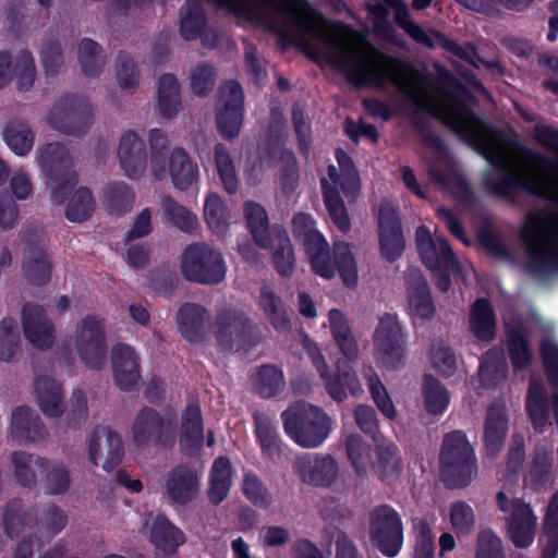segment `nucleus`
I'll return each instance as SVG.
<instances>
[{
	"mask_svg": "<svg viewBox=\"0 0 558 558\" xmlns=\"http://www.w3.org/2000/svg\"><path fill=\"white\" fill-rule=\"evenodd\" d=\"M415 110L411 116V126L420 136L424 146L438 155H446L448 146L444 138L436 134L429 125V120L421 113H428L440 119L460 138L469 143H476L480 153L494 168L497 177L486 173L482 178V185L486 193L506 201H513L517 192H524L537 198L558 204L557 189L546 170H558V161L550 156L526 147L517 141L507 143L519 151L522 157L537 166L542 171L514 170L512 162L502 151L500 145L481 134L477 123L478 118L469 109H463V114H450L442 105L425 102L416 97L411 98Z\"/></svg>",
	"mask_w": 558,
	"mask_h": 558,
	"instance_id": "1",
	"label": "nucleus"
},
{
	"mask_svg": "<svg viewBox=\"0 0 558 558\" xmlns=\"http://www.w3.org/2000/svg\"><path fill=\"white\" fill-rule=\"evenodd\" d=\"M248 2L255 4L257 24L274 34L283 50L294 47L310 60H318L310 39L319 38V31L308 16L307 0H246V23L253 21Z\"/></svg>",
	"mask_w": 558,
	"mask_h": 558,
	"instance_id": "2",
	"label": "nucleus"
},
{
	"mask_svg": "<svg viewBox=\"0 0 558 558\" xmlns=\"http://www.w3.org/2000/svg\"><path fill=\"white\" fill-rule=\"evenodd\" d=\"M329 62L344 72L347 80L357 88L383 86L387 82L397 85L401 72L412 70L408 62L380 51L369 43H366L364 56L332 54Z\"/></svg>",
	"mask_w": 558,
	"mask_h": 558,
	"instance_id": "3",
	"label": "nucleus"
},
{
	"mask_svg": "<svg viewBox=\"0 0 558 558\" xmlns=\"http://www.w3.org/2000/svg\"><path fill=\"white\" fill-rule=\"evenodd\" d=\"M521 239L529 254L531 274L558 272V210L529 215Z\"/></svg>",
	"mask_w": 558,
	"mask_h": 558,
	"instance_id": "4",
	"label": "nucleus"
},
{
	"mask_svg": "<svg viewBox=\"0 0 558 558\" xmlns=\"http://www.w3.org/2000/svg\"><path fill=\"white\" fill-rule=\"evenodd\" d=\"M439 464L442 480L449 488H464L477 473V460L464 432L445 434Z\"/></svg>",
	"mask_w": 558,
	"mask_h": 558,
	"instance_id": "5",
	"label": "nucleus"
},
{
	"mask_svg": "<svg viewBox=\"0 0 558 558\" xmlns=\"http://www.w3.org/2000/svg\"><path fill=\"white\" fill-rule=\"evenodd\" d=\"M36 160L50 185L51 201L61 205L77 184L71 150L63 143L51 142L37 148Z\"/></svg>",
	"mask_w": 558,
	"mask_h": 558,
	"instance_id": "6",
	"label": "nucleus"
},
{
	"mask_svg": "<svg viewBox=\"0 0 558 558\" xmlns=\"http://www.w3.org/2000/svg\"><path fill=\"white\" fill-rule=\"evenodd\" d=\"M286 434L303 448L319 447L331 432V420L322 408L296 402L281 414Z\"/></svg>",
	"mask_w": 558,
	"mask_h": 558,
	"instance_id": "7",
	"label": "nucleus"
},
{
	"mask_svg": "<svg viewBox=\"0 0 558 558\" xmlns=\"http://www.w3.org/2000/svg\"><path fill=\"white\" fill-rule=\"evenodd\" d=\"M312 244L313 246L306 248L305 253L315 275L329 280L338 271L345 287H356V260L347 242L335 243L332 255L327 240H318V243Z\"/></svg>",
	"mask_w": 558,
	"mask_h": 558,
	"instance_id": "8",
	"label": "nucleus"
},
{
	"mask_svg": "<svg viewBox=\"0 0 558 558\" xmlns=\"http://www.w3.org/2000/svg\"><path fill=\"white\" fill-rule=\"evenodd\" d=\"M182 277L193 283L216 286L226 277L221 252L205 242L187 245L179 257Z\"/></svg>",
	"mask_w": 558,
	"mask_h": 558,
	"instance_id": "9",
	"label": "nucleus"
},
{
	"mask_svg": "<svg viewBox=\"0 0 558 558\" xmlns=\"http://www.w3.org/2000/svg\"><path fill=\"white\" fill-rule=\"evenodd\" d=\"M95 110L92 102L78 94L58 98L47 117L49 126L68 136L83 137L92 128Z\"/></svg>",
	"mask_w": 558,
	"mask_h": 558,
	"instance_id": "10",
	"label": "nucleus"
},
{
	"mask_svg": "<svg viewBox=\"0 0 558 558\" xmlns=\"http://www.w3.org/2000/svg\"><path fill=\"white\" fill-rule=\"evenodd\" d=\"M369 538L381 555L397 557L404 541V526L401 514L390 505L380 504L368 513Z\"/></svg>",
	"mask_w": 558,
	"mask_h": 558,
	"instance_id": "11",
	"label": "nucleus"
},
{
	"mask_svg": "<svg viewBox=\"0 0 558 558\" xmlns=\"http://www.w3.org/2000/svg\"><path fill=\"white\" fill-rule=\"evenodd\" d=\"M418 255L426 268L439 272L436 287L447 292L451 287L450 269L459 266L456 255L444 236L432 238L426 226H420L415 232Z\"/></svg>",
	"mask_w": 558,
	"mask_h": 558,
	"instance_id": "12",
	"label": "nucleus"
},
{
	"mask_svg": "<svg viewBox=\"0 0 558 558\" xmlns=\"http://www.w3.org/2000/svg\"><path fill=\"white\" fill-rule=\"evenodd\" d=\"M131 437L141 448H166L174 442L173 423L156 409L144 405L132 420Z\"/></svg>",
	"mask_w": 558,
	"mask_h": 558,
	"instance_id": "13",
	"label": "nucleus"
},
{
	"mask_svg": "<svg viewBox=\"0 0 558 558\" xmlns=\"http://www.w3.org/2000/svg\"><path fill=\"white\" fill-rule=\"evenodd\" d=\"M306 353L320 377L324 379L328 395L335 401L342 402L347 399V390L350 391L352 396L362 392L361 383L349 363L338 361L337 373L335 376H330L326 360L316 343L307 344Z\"/></svg>",
	"mask_w": 558,
	"mask_h": 558,
	"instance_id": "14",
	"label": "nucleus"
},
{
	"mask_svg": "<svg viewBox=\"0 0 558 558\" xmlns=\"http://www.w3.org/2000/svg\"><path fill=\"white\" fill-rule=\"evenodd\" d=\"M374 345L387 367L398 368L404 364L407 335L397 315L386 313L379 317Z\"/></svg>",
	"mask_w": 558,
	"mask_h": 558,
	"instance_id": "15",
	"label": "nucleus"
},
{
	"mask_svg": "<svg viewBox=\"0 0 558 558\" xmlns=\"http://www.w3.org/2000/svg\"><path fill=\"white\" fill-rule=\"evenodd\" d=\"M243 90L238 81L231 80L219 88L217 101V125L225 138L231 140L240 134L242 125Z\"/></svg>",
	"mask_w": 558,
	"mask_h": 558,
	"instance_id": "16",
	"label": "nucleus"
},
{
	"mask_svg": "<svg viewBox=\"0 0 558 558\" xmlns=\"http://www.w3.org/2000/svg\"><path fill=\"white\" fill-rule=\"evenodd\" d=\"M395 22L415 43L424 45L430 49L440 47L454 57L468 63H473L472 58L465 48L439 31H432V35H429L421 25L411 19L409 10L405 7H401L396 10Z\"/></svg>",
	"mask_w": 558,
	"mask_h": 558,
	"instance_id": "17",
	"label": "nucleus"
},
{
	"mask_svg": "<svg viewBox=\"0 0 558 558\" xmlns=\"http://www.w3.org/2000/svg\"><path fill=\"white\" fill-rule=\"evenodd\" d=\"M76 351L89 368H102L107 357V342L102 326L93 317H86L76 330Z\"/></svg>",
	"mask_w": 558,
	"mask_h": 558,
	"instance_id": "18",
	"label": "nucleus"
},
{
	"mask_svg": "<svg viewBox=\"0 0 558 558\" xmlns=\"http://www.w3.org/2000/svg\"><path fill=\"white\" fill-rule=\"evenodd\" d=\"M88 456L94 465L100 463L104 470H113L124 456L120 434L109 426L97 425L88 437Z\"/></svg>",
	"mask_w": 558,
	"mask_h": 558,
	"instance_id": "19",
	"label": "nucleus"
},
{
	"mask_svg": "<svg viewBox=\"0 0 558 558\" xmlns=\"http://www.w3.org/2000/svg\"><path fill=\"white\" fill-rule=\"evenodd\" d=\"M378 242L383 258L389 263L399 259L405 248L399 214L390 204H381L378 210Z\"/></svg>",
	"mask_w": 558,
	"mask_h": 558,
	"instance_id": "20",
	"label": "nucleus"
},
{
	"mask_svg": "<svg viewBox=\"0 0 558 558\" xmlns=\"http://www.w3.org/2000/svg\"><path fill=\"white\" fill-rule=\"evenodd\" d=\"M8 466L17 485L33 490L40 483L39 476L44 474V468L48 466V459L24 450H15L8 457Z\"/></svg>",
	"mask_w": 558,
	"mask_h": 558,
	"instance_id": "21",
	"label": "nucleus"
},
{
	"mask_svg": "<svg viewBox=\"0 0 558 558\" xmlns=\"http://www.w3.org/2000/svg\"><path fill=\"white\" fill-rule=\"evenodd\" d=\"M113 378L121 390H133L141 379L140 356L129 344L117 343L111 349Z\"/></svg>",
	"mask_w": 558,
	"mask_h": 558,
	"instance_id": "22",
	"label": "nucleus"
},
{
	"mask_svg": "<svg viewBox=\"0 0 558 558\" xmlns=\"http://www.w3.org/2000/svg\"><path fill=\"white\" fill-rule=\"evenodd\" d=\"M117 156L124 174L131 179L141 177L147 167L145 141L134 131H125L119 141Z\"/></svg>",
	"mask_w": 558,
	"mask_h": 558,
	"instance_id": "23",
	"label": "nucleus"
},
{
	"mask_svg": "<svg viewBox=\"0 0 558 558\" xmlns=\"http://www.w3.org/2000/svg\"><path fill=\"white\" fill-rule=\"evenodd\" d=\"M295 470L304 483L328 487L338 475V463L330 454H306L298 459Z\"/></svg>",
	"mask_w": 558,
	"mask_h": 558,
	"instance_id": "24",
	"label": "nucleus"
},
{
	"mask_svg": "<svg viewBox=\"0 0 558 558\" xmlns=\"http://www.w3.org/2000/svg\"><path fill=\"white\" fill-rule=\"evenodd\" d=\"M10 434L19 445L36 444L48 437V429L33 409L20 405L11 414Z\"/></svg>",
	"mask_w": 558,
	"mask_h": 558,
	"instance_id": "25",
	"label": "nucleus"
},
{
	"mask_svg": "<svg viewBox=\"0 0 558 558\" xmlns=\"http://www.w3.org/2000/svg\"><path fill=\"white\" fill-rule=\"evenodd\" d=\"M507 353L514 372L527 369L533 363L531 332L521 322L505 325Z\"/></svg>",
	"mask_w": 558,
	"mask_h": 558,
	"instance_id": "26",
	"label": "nucleus"
},
{
	"mask_svg": "<svg viewBox=\"0 0 558 558\" xmlns=\"http://www.w3.org/2000/svg\"><path fill=\"white\" fill-rule=\"evenodd\" d=\"M199 481L195 470L187 465H178L169 473L165 484V496L175 505H186L196 498Z\"/></svg>",
	"mask_w": 558,
	"mask_h": 558,
	"instance_id": "27",
	"label": "nucleus"
},
{
	"mask_svg": "<svg viewBox=\"0 0 558 558\" xmlns=\"http://www.w3.org/2000/svg\"><path fill=\"white\" fill-rule=\"evenodd\" d=\"M216 337L226 351L238 352L244 345V314L241 310L223 308L215 320Z\"/></svg>",
	"mask_w": 558,
	"mask_h": 558,
	"instance_id": "28",
	"label": "nucleus"
},
{
	"mask_svg": "<svg viewBox=\"0 0 558 558\" xmlns=\"http://www.w3.org/2000/svg\"><path fill=\"white\" fill-rule=\"evenodd\" d=\"M537 518L532 507L518 501L514 511L506 518L507 534L517 548L532 545L536 533Z\"/></svg>",
	"mask_w": 558,
	"mask_h": 558,
	"instance_id": "29",
	"label": "nucleus"
},
{
	"mask_svg": "<svg viewBox=\"0 0 558 558\" xmlns=\"http://www.w3.org/2000/svg\"><path fill=\"white\" fill-rule=\"evenodd\" d=\"M22 324L26 339L38 348L53 343V328L41 306L28 303L22 310Z\"/></svg>",
	"mask_w": 558,
	"mask_h": 558,
	"instance_id": "30",
	"label": "nucleus"
},
{
	"mask_svg": "<svg viewBox=\"0 0 558 558\" xmlns=\"http://www.w3.org/2000/svg\"><path fill=\"white\" fill-rule=\"evenodd\" d=\"M181 335L190 342H201L209 330L208 311L195 303H184L177 312Z\"/></svg>",
	"mask_w": 558,
	"mask_h": 558,
	"instance_id": "31",
	"label": "nucleus"
},
{
	"mask_svg": "<svg viewBox=\"0 0 558 558\" xmlns=\"http://www.w3.org/2000/svg\"><path fill=\"white\" fill-rule=\"evenodd\" d=\"M22 270L25 279L33 286H43L50 280L52 265L41 244L27 243L23 250Z\"/></svg>",
	"mask_w": 558,
	"mask_h": 558,
	"instance_id": "32",
	"label": "nucleus"
},
{
	"mask_svg": "<svg viewBox=\"0 0 558 558\" xmlns=\"http://www.w3.org/2000/svg\"><path fill=\"white\" fill-rule=\"evenodd\" d=\"M407 300L409 313L421 319H432L436 313V306L432 298L427 280L421 275H412L407 281Z\"/></svg>",
	"mask_w": 558,
	"mask_h": 558,
	"instance_id": "33",
	"label": "nucleus"
},
{
	"mask_svg": "<svg viewBox=\"0 0 558 558\" xmlns=\"http://www.w3.org/2000/svg\"><path fill=\"white\" fill-rule=\"evenodd\" d=\"M470 329L482 342H490L496 337L497 319L495 311L486 298H478L470 310Z\"/></svg>",
	"mask_w": 558,
	"mask_h": 558,
	"instance_id": "34",
	"label": "nucleus"
},
{
	"mask_svg": "<svg viewBox=\"0 0 558 558\" xmlns=\"http://www.w3.org/2000/svg\"><path fill=\"white\" fill-rule=\"evenodd\" d=\"M272 254L271 262L277 274L282 278H290L295 269V254L287 230L280 226H272Z\"/></svg>",
	"mask_w": 558,
	"mask_h": 558,
	"instance_id": "35",
	"label": "nucleus"
},
{
	"mask_svg": "<svg viewBox=\"0 0 558 558\" xmlns=\"http://www.w3.org/2000/svg\"><path fill=\"white\" fill-rule=\"evenodd\" d=\"M509 366L501 349L490 348L480 362L478 377L481 385L487 389H494L502 385L507 379Z\"/></svg>",
	"mask_w": 558,
	"mask_h": 558,
	"instance_id": "36",
	"label": "nucleus"
},
{
	"mask_svg": "<svg viewBox=\"0 0 558 558\" xmlns=\"http://www.w3.org/2000/svg\"><path fill=\"white\" fill-rule=\"evenodd\" d=\"M288 140L287 125L284 118L280 114V119H275L269 123L264 140L258 145V159L262 165L270 166L278 159L284 150Z\"/></svg>",
	"mask_w": 558,
	"mask_h": 558,
	"instance_id": "37",
	"label": "nucleus"
},
{
	"mask_svg": "<svg viewBox=\"0 0 558 558\" xmlns=\"http://www.w3.org/2000/svg\"><path fill=\"white\" fill-rule=\"evenodd\" d=\"M253 390L264 399L279 396L284 387L286 379L280 367L274 364H263L251 376Z\"/></svg>",
	"mask_w": 558,
	"mask_h": 558,
	"instance_id": "38",
	"label": "nucleus"
},
{
	"mask_svg": "<svg viewBox=\"0 0 558 558\" xmlns=\"http://www.w3.org/2000/svg\"><path fill=\"white\" fill-rule=\"evenodd\" d=\"M328 320L339 350L348 361L354 362L359 356V345L345 315L340 310L332 308L328 313Z\"/></svg>",
	"mask_w": 558,
	"mask_h": 558,
	"instance_id": "39",
	"label": "nucleus"
},
{
	"mask_svg": "<svg viewBox=\"0 0 558 558\" xmlns=\"http://www.w3.org/2000/svg\"><path fill=\"white\" fill-rule=\"evenodd\" d=\"M508 418L501 409L489 407L484 425V442L488 456L496 457L504 448Z\"/></svg>",
	"mask_w": 558,
	"mask_h": 558,
	"instance_id": "40",
	"label": "nucleus"
},
{
	"mask_svg": "<svg viewBox=\"0 0 558 558\" xmlns=\"http://www.w3.org/2000/svg\"><path fill=\"white\" fill-rule=\"evenodd\" d=\"M246 228L258 247L270 250L272 228H270L268 214L262 205L252 201H246Z\"/></svg>",
	"mask_w": 558,
	"mask_h": 558,
	"instance_id": "41",
	"label": "nucleus"
},
{
	"mask_svg": "<svg viewBox=\"0 0 558 558\" xmlns=\"http://www.w3.org/2000/svg\"><path fill=\"white\" fill-rule=\"evenodd\" d=\"M197 166L183 148H174L169 157V175L177 190L185 191L197 180Z\"/></svg>",
	"mask_w": 558,
	"mask_h": 558,
	"instance_id": "42",
	"label": "nucleus"
},
{
	"mask_svg": "<svg viewBox=\"0 0 558 558\" xmlns=\"http://www.w3.org/2000/svg\"><path fill=\"white\" fill-rule=\"evenodd\" d=\"M37 402L41 412L50 417H58L65 410L61 386L49 377L36 379Z\"/></svg>",
	"mask_w": 558,
	"mask_h": 558,
	"instance_id": "43",
	"label": "nucleus"
},
{
	"mask_svg": "<svg viewBox=\"0 0 558 558\" xmlns=\"http://www.w3.org/2000/svg\"><path fill=\"white\" fill-rule=\"evenodd\" d=\"M525 410L534 428H543L548 424L549 403L547 391L541 380L531 379L525 399Z\"/></svg>",
	"mask_w": 558,
	"mask_h": 558,
	"instance_id": "44",
	"label": "nucleus"
},
{
	"mask_svg": "<svg viewBox=\"0 0 558 558\" xmlns=\"http://www.w3.org/2000/svg\"><path fill=\"white\" fill-rule=\"evenodd\" d=\"M161 209L166 222L181 232L192 234L198 230L199 221L197 216L187 207L177 202L171 195L162 196Z\"/></svg>",
	"mask_w": 558,
	"mask_h": 558,
	"instance_id": "45",
	"label": "nucleus"
},
{
	"mask_svg": "<svg viewBox=\"0 0 558 558\" xmlns=\"http://www.w3.org/2000/svg\"><path fill=\"white\" fill-rule=\"evenodd\" d=\"M150 539L159 551L175 554L178 547L185 542V536L167 518L160 515L153 522Z\"/></svg>",
	"mask_w": 558,
	"mask_h": 558,
	"instance_id": "46",
	"label": "nucleus"
},
{
	"mask_svg": "<svg viewBox=\"0 0 558 558\" xmlns=\"http://www.w3.org/2000/svg\"><path fill=\"white\" fill-rule=\"evenodd\" d=\"M181 107L180 86L172 74H163L157 84V110L165 119H172Z\"/></svg>",
	"mask_w": 558,
	"mask_h": 558,
	"instance_id": "47",
	"label": "nucleus"
},
{
	"mask_svg": "<svg viewBox=\"0 0 558 558\" xmlns=\"http://www.w3.org/2000/svg\"><path fill=\"white\" fill-rule=\"evenodd\" d=\"M422 396L424 409L430 415H442L449 407L450 396L447 388L430 374L423 377Z\"/></svg>",
	"mask_w": 558,
	"mask_h": 558,
	"instance_id": "48",
	"label": "nucleus"
},
{
	"mask_svg": "<svg viewBox=\"0 0 558 558\" xmlns=\"http://www.w3.org/2000/svg\"><path fill=\"white\" fill-rule=\"evenodd\" d=\"M258 304L271 326L277 331H287L290 329V317L284 307V304L281 298L277 295L269 287L264 286L260 288Z\"/></svg>",
	"mask_w": 558,
	"mask_h": 558,
	"instance_id": "49",
	"label": "nucleus"
},
{
	"mask_svg": "<svg viewBox=\"0 0 558 558\" xmlns=\"http://www.w3.org/2000/svg\"><path fill=\"white\" fill-rule=\"evenodd\" d=\"M2 135L7 145L19 156H25L34 146L35 133L20 119L9 121Z\"/></svg>",
	"mask_w": 558,
	"mask_h": 558,
	"instance_id": "50",
	"label": "nucleus"
},
{
	"mask_svg": "<svg viewBox=\"0 0 558 558\" xmlns=\"http://www.w3.org/2000/svg\"><path fill=\"white\" fill-rule=\"evenodd\" d=\"M180 14V33L182 37L186 40L202 37L206 27V16L202 3L197 0L186 1Z\"/></svg>",
	"mask_w": 558,
	"mask_h": 558,
	"instance_id": "51",
	"label": "nucleus"
},
{
	"mask_svg": "<svg viewBox=\"0 0 558 558\" xmlns=\"http://www.w3.org/2000/svg\"><path fill=\"white\" fill-rule=\"evenodd\" d=\"M322 193L331 221L341 232H348L351 229V219L339 191L323 179Z\"/></svg>",
	"mask_w": 558,
	"mask_h": 558,
	"instance_id": "52",
	"label": "nucleus"
},
{
	"mask_svg": "<svg viewBox=\"0 0 558 558\" xmlns=\"http://www.w3.org/2000/svg\"><path fill=\"white\" fill-rule=\"evenodd\" d=\"M134 192L124 182H110L104 190V203L110 215L122 216L132 209Z\"/></svg>",
	"mask_w": 558,
	"mask_h": 558,
	"instance_id": "53",
	"label": "nucleus"
},
{
	"mask_svg": "<svg viewBox=\"0 0 558 558\" xmlns=\"http://www.w3.org/2000/svg\"><path fill=\"white\" fill-rule=\"evenodd\" d=\"M77 58L82 72L89 77L98 76L106 64L104 49L90 38L80 41Z\"/></svg>",
	"mask_w": 558,
	"mask_h": 558,
	"instance_id": "54",
	"label": "nucleus"
},
{
	"mask_svg": "<svg viewBox=\"0 0 558 558\" xmlns=\"http://www.w3.org/2000/svg\"><path fill=\"white\" fill-rule=\"evenodd\" d=\"M255 433L263 452L270 459L280 456L281 441L276 426L268 416L260 412H254Z\"/></svg>",
	"mask_w": 558,
	"mask_h": 558,
	"instance_id": "55",
	"label": "nucleus"
},
{
	"mask_svg": "<svg viewBox=\"0 0 558 558\" xmlns=\"http://www.w3.org/2000/svg\"><path fill=\"white\" fill-rule=\"evenodd\" d=\"M203 420L197 405H189L182 414L180 444L184 447L195 448L203 442Z\"/></svg>",
	"mask_w": 558,
	"mask_h": 558,
	"instance_id": "56",
	"label": "nucleus"
},
{
	"mask_svg": "<svg viewBox=\"0 0 558 558\" xmlns=\"http://www.w3.org/2000/svg\"><path fill=\"white\" fill-rule=\"evenodd\" d=\"M29 515L22 498H11L3 507L2 523L5 534L17 537L26 527Z\"/></svg>",
	"mask_w": 558,
	"mask_h": 558,
	"instance_id": "57",
	"label": "nucleus"
},
{
	"mask_svg": "<svg viewBox=\"0 0 558 558\" xmlns=\"http://www.w3.org/2000/svg\"><path fill=\"white\" fill-rule=\"evenodd\" d=\"M364 377L366 379L372 399L374 400L378 410L388 420H395L397 417L396 408L377 373L373 369V367L368 366L364 369Z\"/></svg>",
	"mask_w": 558,
	"mask_h": 558,
	"instance_id": "58",
	"label": "nucleus"
},
{
	"mask_svg": "<svg viewBox=\"0 0 558 558\" xmlns=\"http://www.w3.org/2000/svg\"><path fill=\"white\" fill-rule=\"evenodd\" d=\"M21 353V335L15 320L4 317L0 322V361L10 362Z\"/></svg>",
	"mask_w": 558,
	"mask_h": 558,
	"instance_id": "59",
	"label": "nucleus"
},
{
	"mask_svg": "<svg viewBox=\"0 0 558 558\" xmlns=\"http://www.w3.org/2000/svg\"><path fill=\"white\" fill-rule=\"evenodd\" d=\"M204 215L208 227L216 234H223L229 226V213L222 198L210 193L205 201Z\"/></svg>",
	"mask_w": 558,
	"mask_h": 558,
	"instance_id": "60",
	"label": "nucleus"
},
{
	"mask_svg": "<svg viewBox=\"0 0 558 558\" xmlns=\"http://www.w3.org/2000/svg\"><path fill=\"white\" fill-rule=\"evenodd\" d=\"M216 168L225 191L233 195L239 191L240 181L233 161L222 144L215 146Z\"/></svg>",
	"mask_w": 558,
	"mask_h": 558,
	"instance_id": "61",
	"label": "nucleus"
},
{
	"mask_svg": "<svg viewBox=\"0 0 558 558\" xmlns=\"http://www.w3.org/2000/svg\"><path fill=\"white\" fill-rule=\"evenodd\" d=\"M95 210V201L92 192L80 187L70 198L65 207V217L72 222L87 220Z\"/></svg>",
	"mask_w": 558,
	"mask_h": 558,
	"instance_id": "62",
	"label": "nucleus"
},
{
	"mask_svg": "<svg viewBox=\"0 0 558 558\" xmlns=\"http://www.w3.org/2000/svg\"><path fill=\"white\" fill-rule=\"evenodd\" d=\"M44 488L47 495H63L71 485V476L68 469L48 459V466L44 468Z\"/></svg>",
	"mask_w": 558,
	"mask_h": 558,
	"instance_id": "63",
	"label": "nucleus"
},
{
	"mask_svg": "<svg viewBox=\"0 0 558 558\" xmlns=\"http://www.w3.org/2000/svg\"><path fill=\"white\" fill-rule=\"evenodd\" d=\"M345 451L355 473L366 474L371 461V448L361 436L351 434L345 438Z\"/></svg>",
	"mask_w": 558,
	"mask_h": 558,
	"instance_id": "64",
	"label": "nucleus"
}]
</instances>
